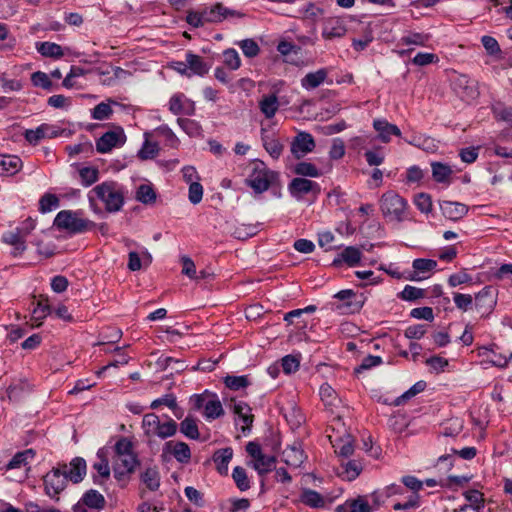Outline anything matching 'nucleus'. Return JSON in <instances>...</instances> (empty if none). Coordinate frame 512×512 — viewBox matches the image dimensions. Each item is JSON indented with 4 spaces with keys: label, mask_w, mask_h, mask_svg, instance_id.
Wrapping results in <instances>:
<instances>
[{
    "label": "nucleus",
    "mask_w": 512,
    "mask_h": 512,
    "mask_svg": "<svg viewBox=\"0 0 512 512\" xmlns=\"http://www.w3.org/2000/svg\"><path fill=\"white\" fill-rule=\"evenodd\" d=\"M90 207L95 212H100L95 200H100L105 210L109 213L120 211L124 205L125 191L122 185L114 181H106L93 187L88 193Z\"/></svg>",
    "instance_id": "obj_1"
},
{
    "label": "nucleus",
    "mask_w": 512,
    "mask_h": 512,
    "mask_svg": "<svg viewBox=\"0 0 512 512\" xmlns=\"http://www.w3.org/2000/svg\"><path fill=\"white\" fill-rule=\"evenodd\" d=\"M141 427L144 436L149 440L154 437L167 439L177 433L178 424L169 417L165 422H161L157 414L147 413L143 416Z\"/></svg>",
    "instance_id": "obj_2"
},
{
    "label": "nucleus",
    "mask_w": 512,
    "mask_h": 512,
    "mask_svg": "<svg viewBox=\"0 0 512 512\" xmlns=\"http://www.w3.org/2000/svg\"><path fill=\"white\" fill-rule=\"evenodd\" d=\"M383 216L389 221L402 222L406 218L407 201L395 191L385 192L379 201Z\"/></svg>",
    "instance_id": "obj_3"
},
{
    "label": "nucleus",
    "mask_w": 512,
    "mask_h": 512,
    "mask_svg": "<svg viewBox=\"0 0 512 512\" xmlns=\"http://www.w3.org/2000/svg\"><path fill=\"white\" fill-rule=\"evenodd\" d=\"M35 226V221L32 218H27L15 229L3 234V241L13 246L12 254L14 256H19L26 250V238L35 229Z\"/></svg>",
    "instance_id": "obj_4"
},
{
    "label": "nucleus",
    "mask_w": 512,
    "mask_h": 512,
    "mask_svg": "<svg viewBox=\"0 0 512 512\" xmlns=\"http://www.w3.org/2000/svg\"><path fill=\"white\" fill-rule=\"evenodd\" d=\"M54 225L58 229L67 230L76 234L89 230L95 224L79 217V212L77 211L62 210L56 215Z\"/></svg>",
    "instance_id": "obj_5"
},
{
    "label": "nucleus",
    "mask_w": 512,
    "mask_h": 512,
    "mask_svg": "<svg viewBox=\"0 0 512 512\" xmlns=\"http://www.w3.org/2000/svg\"><path fill=\"white\" fill-rule=\"evenodd\" d=\"M186 21L194 28L203 27L206 24L220 23L223 21L221 3L212 6H204L198 10L188 11Z\"/></svg>",
    "instance_id": "obj_6"
},
{
    "label": "nucleus",
    "mask_w": 512,
    "mask_h": 512,
    "mask_svg": "<svg viewBox=\"0 0 512 512\" xmlns=\"http://www.w3.org/2000/svg\"><path fill=\"white\" fill-rule=\"evenodd\" d=\"M65 473V470L58 466L43 477L45 494L55 501L59 500V494L66 488L68 478Z\"/></svg>",
    "instance_id": "obj_7"
},
{
    "label": "nucleus",
    "mask_w": 512,
    "mask_h": 512,
    "mask_svg": "<svg viewBox=\"0 0 512 512\" xmlns=\"http://www.w3.org/2000/svg\"><path fill=\"white\" fill-rule=\"evenodd\" d=\"M127 138L121 126H113L96 140V151L101 154L109 153L114 148L122 147Z\"/></svg>",
    "instance_id": "obj_8"
},
{
    "label": "nucleus",
    "mask_w": 512,
    "mask_h": 512,
    "mask_svg": "<svg viewBox=\"0 0 512 512\" xmlns=\"http://www.w3.org/2000/svg\"><path fill=\"white\" fill-rule=\"evenodd\" d=\"M271 176L272 173L266 169L263 162H256L246 182L256 193H262L270 187Z\"/></svg>",
    "instance_id": "obj_9"
},
{
    "label": "nucleus",
    "mask_w": 512,
    "mask_h": 512,
    "mask_svg": "<svg viewBox=\"0 0 512 512\" xmlns=\"http://www.w3.org/2000/svg\"><path fill=\"white\" fill-rule=\"evenodd\" d=\"M288 190L292 197L301 200L306 195H312L316 198L321 189L317 182L303 177H297L290 182Z\"/></svg>",
    "instance_id": "obj_10"
},
{
    "label": "nucleus",
    "mask_w": 512,
    "mask_h": 512,
    "mask_svg": "<svg viewBox=\"0 0 512 512\" xmlns=\"http://www.w3.org/2000/svg\"><path fill=\"white\" fill-rule=\"evenodd\" d=\"M380 506L378 495L374 492L370 496H358L348 499L344 503V508L348 512H373Z\"/></svg>",
    "instance_id": "obj_11"
},
{
    "label": "nucleus",
    "mask_w": 512,
    "mask_h": 512,
    "mask_svg": "<svg viewBox=\"0 0 512 512\" xmlns=\"http://www.w3.org/2000/svg\"><path fill=\"white\" fill-rule=\"evenodd\" d=\"M315 140L308 132H299L291 143V153L297 159L304 157L315 148Z\"/></svg>",
    "instance_id": "obj_12"
},
{
    "label": "nucleus",
    "mask_w": 512,
    "mask_h": 512,
    "mask_svg": "<svg viewBox=\"0 0 512 512\" xmlns=\"http://www.w3.org/2000/svg\"><path fill=\"white\" fill-rule=\"evenodd\" d=\"M347 32L346 23L342 18L329 17L323 21L322 37L325 40L342 38Z\"/></svg>",
    "instance_id": "obj_13"
},
{
    "label": "nucleus",
    "mask_w": 512,
    "mask_h": 512,
    "mask_svg": "<svg viewBox=\"0 0 512 512\" xmlns=\"http://www.w3.org/2000/svg\"><path fill=\"white\" fill-rule=\"evenodd\" d=\"M163 453L172 455L181 464H188L191 460V449L183 441H167L163 446Z\"/></svg>",
    "instance_id": "obj_14"
},
{
    "label": "nucleus",
    "mask_w": 512,
    "mask_h": 512,
    "mask_svg": "<svg viewBox=\"0 0 512 512\" xmlns=\"http://www.w3.org/2000/svg\"><path fill=\"white\" fill-rule=\"evenodd\" d=\"M62 470H65L68 480L73 483H79L83 480L86 474V462L83 458L76 457L68 466L67 464L59 465Z\"/></svg>",
    "instance_id": "obj_15"
},
{
    "label": "nucleus",
    "mask_w": 512,
    "mask_h": 512,
    "mask_svg": "<svg viewBox=\"0 0 512 512\" xmlns=\"http://www.w3.org/2000/svg\"><path fill=\"white\" fill-rule=\"evenodd\" d=\"M138 464L135 453H129L123 456H117L114 460V473L116 477H121L132 473Z\"/></svg>",
    "instance_id": "obj_16"
},
{
    "label": "nucleus",
    "mask_w": 512,
    "mask_h": 512,
    "mask_svg": "<svg viewBox=\"0 0 512 512\" xmlns=\"http://www.w3.org/2000/svg\"><path fill=\"white\" fill-rule=\"evenodd\" d=\"M57 136L55 128L49 124H41L36 129H28L24 133V138L32 145H37L44 138H53Z\"/></svg>",
    "instance_id": "obj_17"
},
{
    "label": "nucleus",
    "mask_w": 512,
    "mask_h": 512,
    "mask_svg": "<svg viewBox=\"0 0 512 512\" xmlns=\"http://www.w3.org/2000/svg\"><path fill=\"white\" fill-rule=\"evenodd\" d=\"M429 40V34L420 32H408L400 38L399 44L409 46L410 48L400 51L399 54L404 56L412 52L414 50V46H425Z\"/></svg>",
    "instance_id": "obj_18"
},
{
    "label": "nucleus",
    "mask_w": 512,
    "mask_h": 512,
    "mask_svg": "<svg viewBox=\"0 0 512 512\" xmlns=\"http://www.w3.org/2000/svg\"><path fill=\"white\" fill-rule=\"evenodd\" d=\"M361 258L362 253L359 248L348 246L337 255L332 264L338 267L342 263H346L349 267H355L359 264Z\"/></svg>",
    "instance_id": "obj_19"
},
{
    "label": "nucleus",
    "mask_w": 512,
    "mask_h": 512,
    "mask_svg": "<svg viewBox=\"0 0 512 512\" xmlns=\"http://www.w3.org/2000/svg\"><path fill=\"white\" fill-rule=\"evenodd\" d=\"M437 266V262L432 259L418 258L412 263L414 269L413 274L410 276V280L419 281L427 278V274L431 273Z\"/></svg>",
    "instance_id": "obj_20"
},
{
    "label": "nucleus",
    "mask_w": 512,
    "mask_h": 512,
    "mask_svg": "<svg viewBox=\"0 0 512 512\" xmlns=\"http://www.w3.org/2000/svg\"><path fill=\"white\" fill-rule=\"evenodd\" d=\"M187 64L190 71V77L192 76H204L209 71V65L205 62L204 58L194 54L191 51L186 52L185 54Z\"/></svg>",
    "instance_id": "obj_21"
},
{
    "label": "nucleus",
    "mask_w": 512,
    "mask_h": 512,
    "mask_svg": "<svg viewBox=\"0 0 512 512\" xmlns=\"http://www.w3.org/2000/svg\"><path fill=\"white\" fill-rule=\"evenodd\" d=\"M442 214L450 220L457 221L463 218L467 212L468 207L460 202L443 201L440 204Z\"/></svg>",
    "instance_id": "obj_22"
},
{
    "label": "nucleus",
    "mask_w": 512,
    "mask_h": 512,
    "mask_svg": "<svg viewBox=\"0 0 512 512\" xmlns=\"http://www.w3.org/2000/svg\"><path fill=\"white\" fill-rule=\"evenodd\" d=\"M373 127L378 132L379 139L384 143H388L391 140L392 135H401L400 129L396 125L389 123L385 119L374 120Z\"/></svg>",
    "instance_id": "obj_23"
},
{
    "label": "nucleus",
    "mask_w": 512,
    "mask_h": 512,
    "mask_svg": "<svg viewBox=\"0 0 512 512\" xmlns=\"http://www.w3.org/2000/svg\"><path fill=\"white\" fill-rule=\"evenodd\" d=\"M22 160L16 155H0V175L12 176L22 168Z\"/></svg>",
    "instance_id": "obj_24"
},
{
    "label": "nucleus",
    "mask_w": 512,
    "mask_h": 512,
    "mask_svg": "<svg viewBox=\"0 0 512 512\" xmlns=\"http://www.w3.org/2000/svg\"><path fill=\"white\" fill-rule=\"evenodd\" d=\"M282 460L288 466L297 468L300 467V465L304 462L305 454L300 446H288L282 452Z\"/></svg>",
    "instance_id": "obj_25"
},
{
    "label": "nucleus",
    "mask_w": 512,
    "mask_h": 512,
    "mask_svg": "<svg viewBox=\"0 0 512 512\" xmlns=\"http://www.w3.org/2000/svg\"><path fill=\"white\" fill-rule=\"evenodd\" d=\"M169 110L174 115L182 113L192 114L194 108L184 94H174L169 100Z\"/></svg>",
    "instance_id": "obj_26"
},
{
    "label": "nucleus",
    "mask_w": 512,
    "mask_h": 512,
    "mask_svg": "<svg viewBox=\"0 0 512 512\" xmlns=\"http://www.w3.org/2000/svg\"><path fill=\"white\" fill-rule=\"evenodd\" d=\"M261 140L263 147L272 158L278 159L281 156L284 148L283 144L275 137L269 135L264 128L261 129Z\"/></svg>",
    "instance_id": "obj_27"
},
{
    "label": "nucleus",
    "mask_w": 512,
    "mask_h": 512,
    "mask_svg": "<svg viewBox=\"0 0 512 512\" xmlns=\"http://www.w3.org/2000/svg\"><path fill=\"white\" fill-rule=\"evenodd\" d=\"M233 412L238 416L239 420L242 421L241 431L246 434L250 431V427L253 423V415L251 414V408L245 402H236L233 405Z\"/></svg>",
    "instance_id": "obj_28"
},
{
    "label": "nucleus",
    "mask_w": 512,
    "mask_h": 512,
    "mask_svg": "<svg viewBox=\"0 0 512 512\" xmlns=\"http://www.w3.org/2000/svg\"><path fill=\"white\" fill-rule=\"evenodd\" d=\"M233 457V449L226 447L215 451L213 454V461L216 464V469L221 475H226L228 472V465Z\"/></svg>",
    "instance_id": "obj_29"
},
{
    "label": "nucleus",
    "mask_w": 512,
    "mask_h": 512,
    "mask_svg": "<svg viewBox=\"0 0 512 512\" xmlns=\"http://www.w3.org/2000/svg\"><path fill=\"white\" fill-rule=\"evenodd\" d=\"M327 75L328 71L325 68L310 72L301 79V85L306 90L315 89L326 80Z\"/></svg>",
    "instance_id": "obj_30"
},
{
    "label": "nucleus",
    "mask_w": 512,
    "mask_h": 512,
    "mask_svg": "<svg viewBox=\"0 0 512 512\" xmlns=\"http://www.w3.org/2000/svg\"><path fill=\"white\" fill-rule=\"evenodd\" d=\"M334 297L345 301V306L353 313L358 312L363 306V301L359 300L356 293L351 289L341 290Z\"/></svg>",
    "instance_id": "obj_31"
},
{
    "label": "nucleus",
    "mask_w": 512,
    "mask_h": 512,
    "mask_svg": "<svg viewBox=\"0 0 512 512\" xmlns=\"http://www.w3.org/2000/svg\"><path fill=\"white\" fill-rule=\"evenodd\" d=\"M354 441L350 434H346L343 437L337 438L332 441V445L335 452L344 458L350 457L354 452Z\"/></svg>",
    "instance_id": "obj_32"
},
{
    "label": "nucleus",
    "mask_w": 512,
    "mask_h": 512,
    "mask_svg": "<svg viewBox=\"0 0 512 512\" xmlns=\"http://www.w3.org/2000/svg\"><path fill=\"white\" fill-rule=\"evenodd\" d=\"M203 414L208 420L217 419L224 414L222 404L216 394H210L206 401Z\"/></svg>",
    "instance_id": "obj_33"
},
{
    "label": "nucleus",
    "mask_w": 512,
    "mask_h": 512,
    "mask_svg": "<svg viewBox=\"0 0 512 512\" xmlns=\"http://www.w3.org/2000/svg\"><path fill=\"white\" fill-rule=\"evenodd\" d=\"M80 502L87 506L89 509L101 510L105 506L104 496L94 489L88 490L83 494Z\"/></svg>",
    "instance_id": "obj_34"
},
{
    "label": "nucleus",
    "mask_w": 512,
    "mask_h": 512,
    "mask_svg": "<svg viewBox=\"0 0 512 512\" xmlns=\"http://www.w3.org/2000/svg\"><path fill=\"white\" fill-rule=\"evenodd\" d=\"M510 142V129H504L496 138L495 145H494V151L495 154L501 157H511L512 152L511 148L507 146Z\"/></svg>",
    "instance_id": "obj_35"
},
{
    "label": "nucleus",
    "mask_w": 512,
    "mask_h": 512,
    "mask_svg": "<svg viewBox=\"0 0 512 512\" xmlns=\"http://www.w3.org/2000/svg\"><path fill=\"white\" fill-rule=\"evenodd\" d=\"M259 108L266 118L274 117L279 108L277 96L275 94L264 95L259 102Z\"/></svg>",
    "instance_id": "obj_36"
},
{
    "label": "nucleus",
    "mask_w": 512,
    "mask_h": 512,
    "mask_svg": "<svg viewBox=\"0 0 512 512\" xmlns=\"http://www.w3.org/2000/svg\"><path fill=\"white\" fill-rule=\"evenodd\" d=\"M300 500L303 504L312 508H324L326 505V499L320 493L311 489H305L300 495Z\"/></svg>",
    "instance_id": "obj_37"
},
{
    "label": "nucleus",
    "mask_w": 512,
    "mask_h": 512,
    "mask_svg": "<svg viewBox=\"0 0 512 512\" xmlns=\"http://www.w3.org/2000/svg\"><path fill=\"white\" fill-rule=\"evenodd\" d=\"M35 457V451L33 449H26L24 451L16 453L7 464V469H17L26 467Z\"/></svg>",
    "instance_id": "obj_38"
},
{
    "label": "nucleus",
    "mask_w": 512,
    "mask_h": 512,
    "mask_svg": "<svg viewBox=\"0 0 512 512\" xmlns=\"http://www.w3.org/2000/svg\"><path fill=\"white\" fill-rule=\"evenodd\" d=\"M98 456H100L98 454ZM93 468L96 470V474H93V481L95 484L104 485V483L110 477V468L108 464V460L102 457H99V461L93 464Z\"/></svg>",
    "instance_id": "obj_39"
},
{
    "label": "nucleus",
    "mask_w": 512,
    "mask_h": 512,
    "mask_svg": "<svg viewBox=\"0 0 512 512\" xmlns=\"http://www.w3.org/2000/svg\"><path fill=\"white\" fill-rule=\"evenodd\" d=\"M37 51L44 57L59 59L64 56L62 47L53 42H39L36 43Z\"/></svg>",
    "instance_id": "obj_40"
},
{
    "label": "nucleus",
    "mask_w": 512,
    "mask_h": 512,
    "mask_svg": "<svg viewBox=\"0 0 512 512\" xmlns=\"http://www.w3.org/2000/svg\"><path fill=\"white\" fill-rule=\"evenodd\" d=\"M474 304L478 310L484 309V312L491 310L493 305L495 304V299L492 295L491 289L485 287L480 292H478L475 295Z\"/></svg>",
    "instance_id": "obj_41"
},
{
    "label": "nucleus",
    "mask_w": 512,
    "mask_h": 512,
    "mask_svg": "<svg viewBox=\"0 0 512 512\" xmlns=\"http://www.w3.org/2000/svg\"><path fill=\"white\" fill-rule=\"evenodd\" d=\"M179 429L180 432L189 439L197 440L200 437L197 420L190 415L181 421Z\"/></svg>",
    "instance_id": "obj_42"
},
{
    "label": "nucleus",
    "mask_w": 512,
    "mask_h": 512,
    "mask_svg": "<svg viewBox=\"0 0 512 512\" xmlns=\"http://www.w3.org/2000/svg\"><path fill=\"white\" fill-rule=\"evenodd\" d=\"M432 167V176L436 182L439 183H449L451 175L453 173L451 167L447 164H443L441 162H433L431 164Z\"/></svg>",
    "instance_id": "obj_43"
},
{
    "label": "nucleus",
    "mask_w": 512,
    "mask_h": 512,
    "mask_svg": "<svg viewBox=\"0 0 512 512\" xmlns=\"http://www.w3.org/2000/svg\"><path fill=\"white\" fill-rule=\"evenodd\" d=\"M141 480L151 491H156L160 486V474L156 467H149L141 474Z\"/></svg>",
    "instance_id": "obj_44"
},
{
    "label": "nucleus",
    "mask_w": 512,
    "mask_h": 512,
    "mask_svg": "<svg viewBox=\"0 0 512 512\" xmlns=\"http://www.w3.org/2000/svg\"><path fill=\"white\" fill-rule=\"evenodd\" d=\"M275 463L276 458L274 456L262 454L254 461L253 467L260 475H264L272 471L275 467Z\"/></svg>",
    "instance_id": "obj_45"
},
{
    "label": "nucleus",
    "mask_w": 512,
    "mask_h": 512,
    "mask_svg": "<svg viewBox=\"0 0 512 512\" xmlns=\"http://www.w3.org/2000/svg\"><path fill=\"white\" fill-rule=\"evenodd\" d=\"M426 388V382L425 381H418L416 382L412 387H410L406 392H404L402 395L397 397L394 401V404L396 406H400L410 400L411 398L415 397L417 394L423 392Z\"/></svg>",
    "instance_id": "obj_46"
},
{
    "label": "nucleus",
    "mask_w": 512,
    "mask_h": 512,
    "mask_svg": "<svg viewBox=\"0 0 512 512\" xmlns=\"http://www.w3.org/2000/svg\"><path fill=\"white\" fill-rule=\"evenodd\" d=\"M135 198L143 204H152L156 200V193L152 186L142 184L137 188Z\"/></svg>",
    "instance_id": "obj_47"
},
{
    "label": "nucleus",
    "mask_w": 512,
    "mask_h": 512,
    "mask_svg": "<svg viewBox=\"0 0 512 512\" xmlns=\"http://www.w3.org/2000/svg\"><path fill=\"white\" fill-rule=\"evenodd\" d=\"M226 387L231 390L238 391L242 388L247 387L250 384L249 378L246 375L232 376L228 375L224 378Z\"/></svg>",
    "instance_id": "obj_48"
},
{
    "label": "nucleus",
    "mask_w": 512,
    "mask_h": 512,
    "mask_svg": "<svg viewBox=\"0 0 512 512\" xmlns=\"http://www.w3.org/2000/svg\"><path fill=\"white\" fill-rule=\"evenodd\" d=\"M319 395L326 406L336 405V391L328 383H324L320 386Z\"/></svg>",
    "instance_id": "obj_49"
},
{
    "label": "nucleus",
    "mask_w": 512,
    "mask_h": 512,
    "mask_svg": "<svg viewBox=\"0 0 512 512\" xmlns=\"http://www.w3.org/2000/svg\"><path fill=\"white\" fill-rule=\"evenodd\" d=\"M113 110L110 103L101 102L97 104L91 111V117L95 120H107L112 115Z\"/></svg>",
    "instance_id": "obj_50"
},
{
    "label": "nucleus",
    "mask_w": 512,
    "mask_h": 512,
    "mask_svg": "<svg viewBox=\"0 0 512 512\" xmlns=\"http://www.w3.org/2000/svg\"><path fill=\"white\" fill-rule=\"evenodd\" d=\"M295 173L304 177H319V169L312 163L300 162L295 166Z\"/></svg>",
    "instance_id": "obj_51"
},
{
    "label": "nucleus",
    "mask_w": 512,
    "mask_h": 512,
    "mask_svg": "<svg viewBox=\"0 0 512 512\" xmlns=\"http://www.w3.org/2000/svg\"><path fill=\"white\" fill-rule=\"evenodd\" d=\"M232 477L236 483V486L241 491H246L250 488V483L244 468L237 466L233 469Z\"/></svg>",
    "instance_id": "obj_52"
},
{
    "label": "nucleus",
    "mask_w": 512,
    "mask_h": 512,
    "mask_svg": "<svg viewBox=\"0 0 512 512\" xmlns=\"http://www.w3.org/2000/svg\"><path fill=\"white\" fill-rule=\"evenodd\" d=\"M224 64L231 70H237L241 66V59L238 52L229 48L223 52Z\"/></svg>",
    "instance_id": "obj_53"
},
{
    "label": "nucleus",
    "mask_w": 512,
    "mask_h": 512,
    "mask_svg": "<svg viewBox=\"0 0 512 512\" xmlns=\"http://www.w3.org/2000/svg\"><path fill=\"white\" fill-rule=\"evenodd\" d=\"M31 82L34 86L41 87L48 91L52 90L53 87L52 81L50 80L49 76L42 71L34 72L31 75Z\"/></svg>",
    "instance_id": "obj_54"
},
{
    "label": "nucleus",
    "mask_w": 512,
    "mask_h": 512,
    "mask_svg": "<svg viewBox=\"0 0 512 512\" xmlns=\"http://www.w3.org/2000/svg\"><path fill=\"white\" fill-rule=\"evenodd\" d=\"M159 151L157 143L146 140L138 152V157L142 160L153 159Z\"/></svg>",
    "instance_id": "obj_55"
},
{
    "label": "nucleus",
    "mask_w": 512,
    "mask_h": 512,
    "mask_svg": "<svg viewBox=\"0 0 512 512\" xmlns=\"http://www.w3.org/2000/svg\"><path fill=\"white\" fill-rule=\"evenodd\" d=\"M425 291L421 288H417L411 285H406L400 293V298L405 301H414L423 298Z\"/></svg>",
    "instance_id": "obj_56"
},
{
    "label": "nucleus",
    "mask_w": 512,
    "mask_h": 512,
    "mask_svg": "<svg viewBox=\"0 0 512 512\" xmlns=\"http://www.w3.org/2000/svg\"><path fill=\"white\" fill-rule=\"evenodd\" d=\"M79 175L84 186H90L98 180L99 172L93 167H84L80 169Z\"/></svg>",
    "instance_id": "obj_57"
},
{
    "label": "nucleus",
    "mask_w": 512,
    "mask_h": 512,
    "mask_svg": "<svg viewBox=\"0 0 512 512\" xmlns=\"http://www.w3.org/2000/svg\"><path fill=\"white\" fill-rule=\"evenodd\" d=\"M238 45L242 49L243 54L249 58L256 57L260 52L258 44L253 39L242 40Z\"/></svg>",
    "instance_id": "obj_58"
},
{
    "label": "nucleus",
    "mask_w": 512,
    "mask_h": 512,
    "mask_svg": "<svg viewBox=\"0 0 512 512\" xmlns=\"http://www.w3.org/2000/svg\"><path fill=\"white\" fill-rule=\"evenodd\" d=\"M453 300L456 307L462 311H467L472 308L473 297L470 294L453 293Z\"/></svg>",
    "instance_id": "obj_59"
},
{
    "label": "nucleus",
    "mask_w": 512,
    "mask_h": 512,
    "mask_svg": "<svg viewBox=\"0 0 512 512\" xmlns=\"http://www.w3.org/2000/svg\"><path fill=\"white\" fill-rule=\"evenodd\" d=\"M439 58L434 53L419 52L412 59V63L417 66H426L432 63H437Z\"/></svg>",
    "instance_id": "obj_60"
},
{
    "label": "nucleus",
    "mask_w": 512,
    "mask_h": 512,
    "mask_svg": "<svg viewBox=\"0 0 512 512\" xmlns=\"http://www.w3.org/2000/svg\"><path fill=\"white\" fill-rule=\"evenodd\" d=\"M40 210L43 213L50 212L59 206L58 198L53 194H45L40 199Z\"/></svg>",
    "instance_id": "obj_61"
},
{
    "label": "nucleus",
    "mask_w": 512,
    "mask_h": 512,
    "mask_svg": "<svg viewBox=\"0 0 512 512\" xmlns=\"http://www.w3.org/2000/svg\"><path fill=\"white\" fill-rule=\"evenodd\" d=\"M481 43L489 55L498 56L501 54L500 46L495 38L485 35L481 38Z\"/></svg>",
    "instance_id": "obj_62"
},
{
    "label": "nucleus",
    "mask_w": 512,
    "mask_h": 512,
    "mask_svg": "<svg viewBox=\"0 0 512 512\" xmlns=\"http://www.w3.org/2000/svg\"><path fill=\"white\" fill-rule=\"evenodd\" d=\"M203 197V187L199 181L192 182L189 184L188 198L189 201L196 205L201 202Z\"/></svg>",
    "instance_id": "obj_63"
},
{
    "label": "nucleus",
    "mask_w": 512,
    "mask_h": 512,
    "mask_svg": "<svg viewBox=\"0 0 512 512\" xmlns=\"http://www.w3.org/2000/svg\"><path fill=\"white\" fill-rule=\"evenodd\" d=\"M343 467V475L349 481L354 480L362 470L361 464L357 461H348Z\"/></svg>",
    "instance_id": "obj_64"
}]
</instances>
